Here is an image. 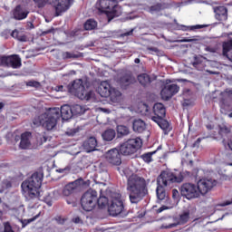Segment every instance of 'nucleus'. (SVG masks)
<instances>
[{
	"label": "nucleus",
	"instance_id": "obj_1",
	"mask_svg": "<svg viewBox=\"0 0 232 232\" xmlns=\"http://www.w3.org/2000/svg\"><path fill=\"white\" fill-rule=\"evenodd\" d=\"M189 177H191V172L187 170L181 171L178 175L169 170L162 171L157 179L156 195L158 199L166 200L168 198V193L164 188H173L175 184H181Z\"/></svg>",
	"mask_w": 232,
	"mask_h": 232
},
{
	"label": "nucleus",
	"instance_id": "obj_2",
	"mask_svg": "<svg viewBox=\"0 0 232 232\" xmlns=\"http://www.w3.org/2000/svg\"><path fill=\"white\" fill-rule=\"evenodd\" d=\"M127 190L129 191V198L131 204H139L148 195L146 179L137 174H132L128 179Z\"/></svg>",
	"mask_w": 232,
	"mask_h": 232
},
{
	"label": "nucleus",
	"instance_id": "obj_3",
	"mask_svg": "<svg viewBox=\"0 0 232 232\" xmlns=\"http://www.w3.org/2000/svg\"><path fill=\"white\" fill-rule=\"evenodd\" d=\"M43 184V174L34 172L29 179L22 182L21 188L23 195L26 198H39L41 193L39 189Z\"/></svg>",
	"mask_w": 232,
	"mask_h": 232
},
{
	"label": "nucleus",
	"instance_id": "obj_4",
	"mask_svg": "<svg viewBox=\"0 0 232 232\" xmlns=\"http://www.w3.org/2000/svg\"><path fill=\"white\" fill-rule=\"evenodd\" d=\"M38 8H44L46 4L51 5L54 10V16L59 17L70 10L72 0H34Z\"/></svg>",
	"mask_w": 232,
	"mask_h": 232
},
{
	"label": "nucleus",
	"instance_id": "obj_5",
	"mask_svg": "<svg viewBox=\"0 0 232 232\" xmlns=\"http://www.w3.org/2000/svg\"><path fill=\"white\" fill-rule=\"evenodd\" d=\"M61 110L59 108L51 109L49 111L39 116V124L45 130H53L57 126V121L61 119Z\"/></svg>",
	"mask_w": 232,
	"mask_h": 232
},
{
	"label": "nucleus",
	"instance_id": "obj_6",
	"mask_svg": "<svg viewBox=\"0 0 232 232\" xmlns=\"http://www.w3.org/2000/svg\"><path fill=\"white\" fill-rule=\"evenodd\" d=\"M71 92L81 101H92L95 97L93 91L86 89L82 80H75L72 85Z\"/></svg>",
	"mask_w": 232,
	"mask_h": 232
},
{
	"label": "nucleus",
	"instance_id": "obj_7",
	"mask_svg": "<svg viewBox=\"0 0 232 232\" xmlns=\"http://www.w3.org/2000/svg\"><path fill=\"white\" fill-rule=\"evenodd\" d=\"M108 211L111 217H117L124 211V203L120 193L112 192L111 194V204L108 207Z\"/></svg>",
	"mask_w": 232,
	"mask_h": 232
},
{
	"label": "nucleus",
	"instance_id": "obj_8",
	"mask_svg": "<svg viewBox=\"0 0 232 232\" xmlns=\"http://www.w3.org/2000/svg\"><path fill=\"white\" fill-rule=\"evenodd\" d=\"M142 147V140L140 138L130 139L125 141L120 147V153L121 155H133V153L137 152V150Z\"/></svg>",
	"mask_w": 232,
	"mask_h": 232
},
{
	"label": "nucleus",
	"instance_id": "obj_9",
	"mask_svg": "<svg viewBox=\"0 0 232 232\" xmlns=\"http://www.w3.org/2000/svg\"><path fill=\"white\" fill-rule=\"evenodd\" d=\"M179 191L181 197H185L188 200H193V198H198L200 197V190H198V186L195 183H183Z\"/></svg>",
	"mask_w": 232,
	"mask_h": 232
},
{
	"label": "nucleus",
	"instance_id": "obj_10",
	"mask_svg": "<svg viewBox=\"0 0 232 232\" xmlns=\"http://www.w3.org/2000/svg\"><path fill=\"white\" fill-rule=\"evenodd\" d=\"M81 204L84 211H92L97 206V191L92 189L86 191L81 198Z\"/></svg>",
	"mask_w": 232,
	"mask_h": 232
},
{
	"label": "nucleus",
	"instance_id": "obj_11",
	"mask_svg": "<svg viewBox=\"0 0 232 232\" xmlns=\"http://www.w3.org/2000/svg\"><path fill=\"white\" fill-rule=\"evenodd\" d=\"M217 184V180L212 178H204L199 179L197 184L199 195H206V193L211 191V189H213Z\"/></svg>",
	"mask_w": 232,
	"mask_h": 232
},
{
	"label": "nucleus",
	"instance_id": "obj_12",
	"mask_svg": "<svg viewBox=\"0 0 232 232\" xmlns=\"http://www.w3.org/2000/svg\"><path fill=\"white\" fill-rule=\"evenodd\" d=\"M0 64H2V66H9L14 69L21 68V58L16 54L11 56H1Z\"/></svg>",
	"mask_w": 232,
	"mask_h": 232
},
{
	"label": "nucleus",
	"instance_id": "obj_13",
	"mask_svg": "<svg viewBox=\"0 0 232 232\" xmlns=\"http://www.w3.org/2000/svg\"><path fill=\"white\" fill-rule=\"evenodd\" d=\"M105 159L111 166H121L122 160L121 159V152L117 149L110 150L105 154Z\"/></svg>",
	"mask_w": 232,
	"mask_h": 232
},
{
	"label": "nucleus",
	"instance_id": "obj_14",
	"mask_svg": "<svg viewBox=\"0 0 232 232\" xmlns=\"http://www.w3.org/2000/svg\"><path fill=\"white\" fill-rule=\"evenodd\" d=\"M179 90H180V87H179V85L175 83L166 85L161 90V92H160L163 101H169V99H171L173 95H176V93H179Z\"/></svg>",
	"mask_w": 232,
	"mask_h": 232
},
{
	"label": "nucleus",
	"instance_id": "obj_15",
	"mask_svg": "<svg viewBox=\"0 0 232 232\" xmlns=\"http://www.w3.org/2000/svg\"><path fill=\"white\" fill-rule=\"evenodd\" d=\"M192 215L193 209H187L183 211V213L179 216L178 223L169 224V226L165 227L166 229H171V227H177V226H184V224H188Z\"/></svg>",
	"mask_w": 232,
	"mask_h": 232
},
{
	"label": "nucleus",
	"instance_id": "obj_16",
	"mask_svg": "<svg viewBox=\"0 0 232 232\" xmlns=\"http://www.w3.org/2000/svg\"><path fill=\"white\" fill-rule=\"evenodd\" d=\"M114 3H117V0H98L96 3V8L99 12L108 14Z\"/></svg>",
	"mask_w": 232,
	"mask_h": 232
},
{
	"label": "nucleus",
	"instance_id": "obj_17",
	"mask_svg": "<svg viewBox=\"0 0 232 232\" xmlns=\"http://www.w3.org/2000/svg\"><path fill=\"white\" fill-rule=\"evenodd\" d=\"M19 147L21 150H32V132H24L21 135Z\"/></svg>",
	"mask_w": 232,
	"mask_h": 232
},
{
	"label": "nucleus",
	"instance_id": "obj_18",
	"mask_svg": "<svg viewBox=\"0 0 232 232\" xmlns=\"http://www.w3.org/2000/svg\"><path fill=\"white\" fill-rule=\"evenodd\" d=\"M219 103L221 108L229 107L232 103V91H225L220 93Z\"/></svg>",
	"mask_w": 232,
	"mask_h": 232
},
{
	"label": "nucleus",
	"instance_id": "obj_19",
	"mask_svg": "<svg viewBox=\"0 0 232 232\" xmlns=\"http://www.w3.org/2000/svg\"><path fill=\"white\" fill-rule=\"evenodd\" d=\"M113 90V87L110 85V82L104 81L100 83L97 88V92L101 97H110V92Z\"/></svg>",
	"mask_w": 232,
	"mask_h": 232
},
{
	"label": "nucleus",
	"instance_id": "obj_20",
	"mask_svg": "<svg viewBox=\"0 0 232 232\" xmlns=\"http://www.w3.org/2000/svg\"><path fill=\"white\" fill-rule=\"evenodd\" d=\"M82 147L87 153H91V151H95V150H97V139L95 137L88 138L83 141Z\"/></svg>",
	"mask_w": 232,
	"mask_h": 232
},
{
	"label": "nucleus",
	"instance_id": "obj_21",
	"mask_svg": "<svg viewBox=\"0 0 232 232\" xmlns=\"http://www.w3.org/2000/svg\"><path fill=\"white\" fill-rule=\"evenodd\" d=\"M154 116L151 119H164L166 117V108L162 103H156L153 106Z\"/></svg>",
	"mask_w": 232,
	"mask_h": 232
},
{
	"label": "nucleus",
	"instance_id": "obj_22",
	"mask_svg": "<svg viewBox=\"0 0 232 232\" xmlns=\"http://www.w3.org/2000/svg\"><path fill=\"white\" fill-rule=\"evenodd\" d=\"M206 63H208V60L204 58L201 55H198L194 57V62L192 63V65L194 68L198 70V72H203V70H206Z\"/></svg>",
	"mask_w": 232,
	"mask_h": 232
},
{
	"label": "nucleus",
	"instance_id": "obj_23",
	"mask_svg": "<svg viewBox=\"0 0 232 232\" xmlns=\"http://www.w3.org/2000/svg\"><path fill=\"white\" fill-rule=\"evenodd\" d=\"M214 12L218 21H227V8L226 6H218L214 9Z\"/></svg>",
	"mask_w": 232,
	"mask_h": 232
},
{
	"label": "nucleus",
	"instance_id": "obj_24",
	"mask_svg": "<svg viewBox=\"0 0 232 232\" xmlns=\"http://www.w3.org/2000/svg\"><path fill=\"white\" fill-rule=\"evenodd\" d=\"M77 184H82V179H79L67 184L63 189V194L64 195V197H70V195L73 193L75 189H77Z\"/></svg>",
	"mask_w": 232,
	"mask_h": 232
},
{
	"label": "nucleus",
	"instance_id": "obj_25",
	"mask_svg": "<svg viewBox=\"0 0 232 232\" xmlns=\"http://www.w3.org/2000/svg\"><path fill=\"white\" fill-rule=\"evenodd\" d=\"M59 110H60L59 114H60V117H62L63 121H68L69 119H72L73 112L70 105H63Z\"/></svg>",
	"mask_w": 232,
	"mask_h": 232
},
{
	"label": "nucleus",
	"instance_id": "obj_26",
	"mask_svg": "<svg viewBox=\"0 0 232 232\" xmlns=\"http://www.w3.org/2000/svg\"><path fill=\"white\" fill-rule=\"evenodd\" d=\"M122 14V7L117 3H114L112 5H111V9H109V12L107 13L108 17H111V19H113V17H119Z\"/></svg>",
	"mask_w": 232,
	"mask_h": 232
},
{
	"label": "nucleus",
	"instance_id": "obj_27",
	"mask_svg": "<svg viewBox=\"0 0 232 232\" xmlns=\"http://www.w3.org/2000/svg\"><path fill=\"white\" fill-rule=\"evenodd\" d=\"M132 130L136 133H142L146 131V122L140 119H137L133 121Z\"/></svg>",
	"mask_w": 232,
	"mask_h": 232
},
{
	"label": "nucleus",
	"instance_id": "obj_28",
	"mask_svg": "<svg viewBox=\"0 0 232 232\" xmlns=\"http://www.w3.org/2000/svg\"><path fill=\"white\" fill-rule=\"evenodd\" d=\"M13 15L17 21H23L28 17V11L22 9L21 5H17L14 10Z\"/></svg>",
	"mask_w": 232,
	"mask_h": 232
},
{
	"label": "nucleus",
	"instance_id": "obj_29",
	"mask_svg": "<svg viewBox=\"0 0 232 232\" xmlns=\"http://www.w3.org/2000/svg\"><path fill=\"white\" fill-rule=\"evenodd\" d=\"M109 97L111 102H121L122 101V92L115 88H112V90H111Z\"/></svg>",
	"mask_w": 232,
	"mask_h": 232
},
{
	"label": "nucleus",
	"instance_id": "obj_30",
	"mask_svg": "<svg viewBox=\"0 0 232 232\" xmlns=\"http://www.w3.org/2000/svg\"><path fill=\"white\" fill-rule=\"evenodd\" d=\"M135 82V77L131 74H126L120 79V83L122 88H126V86H130V84H133Z\"/></svg>",
	"mask_w": 232,
	"mask_h": 232
},
{
	"label": "nucleus",
	"instance_id": "obj_31",
	"mask_svg": "<svg viewBox=\"0 0 232 232\" xmlns=\"http://www.w3.org/2000/svg\"><path fill=\"white\" fill-rule=\"evenodd\" d=\"M11 35L12 37H14V39H17V41H20V43H26V41H28V37L26 36V34H23L19 30L13 31Z\"/></svg>",
	"mask_w": 232,
	"mask_h": 232
},
{
	"label": "nucleus",
	"instance_id": "obj_32",
	"mask_svg": "<svg viewBox=\"0 0 232 232\" xmlns=\"http://www.w3.org/2000/svg\"><path fill=\"white\" fill-rule=\"evenodd\" d=\"M117 135V133L115 132V130L113 129H109L106 130L102 137L104 140H107L108 142H110L111 140H113V139H115V136Z\"/></svg>",
	"mask_w": 232,
	"mask_h": 232
},
{
	"label": "nucleus",
	"instance_id": "obj_33",
	"mask_svg": "<svg viewBox=\"0 0 232 232\" xmlns=\"http://www.w3.org/2000/svg\"><path fill=\"white\" fill-rule=\"evenodd\" d=\"M154 122H157L158 126L161 128V130H168L169 128V122L164 120V118H151Z\"/></svg>",
	"mask_w": 232,
	"mask_h": 232
},
{
	"label": "nucleus",
	"instance_id": "obj_34",
	"mask_svg": "<svg viewBox=\"0 0 232 232\" xmlns=\"http://www.w3.org/2000/svg\"><path fill=\"white\" fill-rule=\"evenodd\" d=\"M165 8H168V5L160 3L150 6L149 12L150 14H157L158 12H160V10H165Z\"/></svg>",
	"mask_w": 232,
	"mask_h": 232
},
{
	"label": "nucleus",
	"instance_id": "obj_35",
	"mask_svg": "<svg viewBox=\"0 0 232 232\" xmlns=\"http://www.w3.org/2000/svg\"><path fill=\"white\" fill-rule=\"evenodd\" d=\"M117 133H118V137H126L130 135V128H128L125 125H118Z\"/></svg>",
	"mask_w": 232,
	"mask_h": 232
},
{
	"label": "nucleus",
	"instance_id": "obj_36",
	"mask_svg": "<svg viewBox=\"0 0 232 232\" xmlns=\"http://www.w3.org/2000/svg\"><path fill=\"white\" fill-rule=\"evenodd\" d=\"M71 108L72 110V115H82L86 111V107L79 104L73 105Z\"/></svg>",
	"mask_w": 232,
	"mask_h": 232
},
{
	"label": "nucleus",
	"instance_id": "obj_37",
	"mask_svg": "<svg viewBox=\"0 0 232 232\" xmlns=\"http://www.w3.org/2000/svg\"><path fill=\"white\" fill-rule=\"evenodd\" d=\"M138 81L140 83H141L142 86H146L147 84H150V82H151V79L147 73L140 74L138 76Z\"/></svg>",
	"mask_w": 232,
	"mask_h": 232
},
{
	"label": "nucleus",
	"instance_id": "obj_38",
	"mask_svg": "<svg viewBox=\"0 0 232 232\" xmlns=\"http://www.w3.org/2000/svg\"><path fill=\"white\" fill-rule=\"evenodd\" d=\"M97 28V22L93 19H89L84 24L85 30H95Z\"/></svg>",
	"mask_w": 232,
	"mask_h": 232
},
{
	"label": "nucleus",
	"instance_id": "obj_39",
	"mask_svg": "<svg viewBox=\"0 0 232 232\" xmlns=\"http://www.w3.org/2000/svg\"><path fill=\"white\" fill-rule=\"evenodd\" d=\"M155 153H157V151L145 153L141 155V159L144 160V162L150 164V162H153V155H155Z\"/></svg>",
	"mask_w": 232,
	"mask_h": 232
},
{
	"label": "nucleus",
	"instance_id": "obj_40",
	"mask_svg": "<svg viewBox=\"0 0 232 232\" xmlns=\"http://www.w3.org/2000/svg\"><path fill=\"white\" fill-rule=\"evenodd\" d=\"M99 208H106L108 206V198L102 196L96 200Z\"/></svg>",
	"mask_w": 232,
	"mask_h": 232
},
{
	"label": "nucleus",
	"instance_id": "obj_41",
	"mask_svg": "<svg viewBox=\"0 0 232 232\" xmlns=\"http://www.w3.org/2000/svg\"><path fill=\"white\" fill-rule=\"evenodd\" d=\"M201 28H206L205 24H196V25H191V26H186V25H181V30H200Z\"/></svg>",
	"mask_w": 232,
	"mask_h": 232
},
{
	"label": "nucleus",
	"instance_id": "obj_42",
	"mask_svg": "<svg viewBox=\"0 0 232 232\" xmlns=\"http://www.w3.org/2000/svg\"><path fill=\"white\" fill-rule=\"evenodd\" d=\"M26 86H30L31 88H41V82L37 81H29L26 82Z\"/></svg>",
	"mask_w": 232,
	"mask_h": 232
},
{
	"label": "nucleus",
	"instance_id": "obj_43",
	"mask_svg": "<svg viewBox=\"0 0 232 232\" xmlns=\"http://www.w3.org/2000/svg\"><path fill=\"white\" fill-rule=\"evenodd\" d=\"M8 188H12V183L8 180L3 181V188L0 189V193H4L5 189H8Z\"/></svg>",
	"mask_w": 232,
	"mask_h": 232
},
{
	"label": "nucleus",
	"instance_id": "obj_44",
	"mask_svg": "<svg viewBox=\"0 0 232 232\" xmlns=\"http://www.w3.org/2000/svg\"><path fill=\"white\" fill-rule=\"evenodd\" d=\"M37 217H39V216H35L34 218L23 220L22 221V227H26V226H28V224H30L31 222H34V220H36Z\"/></svg>",
	"mask_w": 232,
	"mask_h": 232
},
{
	"label": "nucleus",
	"instance_id": "obj_45",
	"mask_svg": "<svg viewBox=\"0 0 232 232\" xmlns=\"http://www.w3.org/2000/svg\"><path fill=\"white\" fill-rule=\"evenodd\" d=\"M118 171L121 173V175H125L128 177V169H124V167H118Z\"/></svg>",
	"mask_w": 232,
	"mask_h": 232
},
{
	"label": "nucleus",
	"instance_id": "obj_46",
	"mask_svg": "<svg viewBox=\"0 0 232 232\" xmlns=\"http://www.w3.org/2000/svg\"><path fill=\"white\" fill-rule=\"evenodd\" d=\"M63 57L64 59H73V57H75V55L70 52H65L63 53Z\"/></svg>",
	"mask_w": 232,
	"mask_h": 232
},
{
	"label": "nucleus",
	"instance_id": "obj_47",
	"mask_svg": "<svg viewBox=\"0 0 232 232\" xmlns=\"http://www.w3.org/2000/svg\"><path fill=\"white\" fill-rule=\"evenodd\" d=\"M179 197H180V194L179 193V190L177 188H173L172 189V198L177 200V199H179Z\"/></svg>",
	"mask_w": 232,
	"mask_h": 232
},
{
	"label": "nucleus",
	"instance_id": "obj_48",
	"mask_svg": "<svg viewBox=\"0 0 232 232\" xmlns=\"http://www.w3.org/2000/svg\"><path fill=\"white\" fill-rule=\"evenodd\" d=\"M62 194H63V190L62 189H55L53 192V195L54 198H59Z\"/></svg>",
	"mask_w": 232,
	"mask_h": 232
},
{
	"label": "nucleus",
	"instance_id": "obj_49",
	"mask_svg": "<svg viewBox=\"0 0 232 232\" xmlns=\"http://www.w3.org/2000/svg\"><path fill=\"white\" fill-rule=\"evenodd\" d=\"M219 133L221 135H224L226 133H229V128L226 127V126H222L219 128Z\"/></svg>",
	"mask_w": 232,
	"mask_h": 232
},
{
	"label": "nucleus",
	"instance_id": "obj_50",
	"mask_svg": "<svg viewBox=\"0 0 232 232\" xmlns=\"http://www.w3.org/2000/svg\"><path fill=\"white\" fill-rule=\"evenodd\" d=\"M44 202L47 204V206L52 207L53 204V201L52 200V197L51 196H46L44 198Z\"/></svg>",
	"mask_w": 232,
	"mask_h": 232
},
{
	"label": "nucleus",
	"instance_id": "obj_51",
	"mask_svg": "<svg viewBox=\"0 0 232 232\" xmlns=\"http://www.w3.org/2000/svg\"><path fill=\"white\" fill-rule=\"evenodd\" d=\"M66 135H68V137H73V135H75V133H77V130L76 129H71L69 130H67Z\"/></svg>",
	"mask_w": 232,
	"mask_h": 232
},
{
	"label": "nucleus",
	"instance_id": "obj_52",
	"mask_svg": "<svg viewBox=\"0 0 232 232\" xmlns=\"http://www.w3.org/2000/svg\"><path fill=\"white\" fill-rule=\"evenodd\" d=\"M53 32H55V29L53 27L45 30L42 33L43 35H48V34H53Z\"/></svg>",
	"mask_w": 232,
	"mask_h": 232
},
{
	"label": "nucleus",
	"instance_id": "obj_53",
	"mask_svg": "<svg viewBox=\"0 0 232 232\" xmlns=\"http://www.w3.org/2000/svg\"><path fill=\"white\" fill-rule=\"evenodd\" d=\"M166 209H171V206H162L158 209V212L162 213V211H166Z\"/></svg>",
	"mask_w": 232,
	"mask_h": 232
},
{
	"label": "nucleus",
	"instance_id": "obj_54",
	"mask_svg": "<svg viewBox=\"0 0 232 232\" xmlns=\"http://www.w3.org/2000/svg\"><path fill=\"white\" fill-rule=\"evenodd\" d=\"M166 209H171V206H162L158 209V212L162 213V211H166Z\"/></svg>",
	"mask_w": 232,
	"mask_h": 232
},
{
	"label": "nucleus",
	"instance_id": "obj_55",
	"mask_svg": "<svg viewBox=\"0 0 232 232\" xmlns=\"http://www.w3.org/2000/svg\"><path fill=\"white\" fill-rule=\"evenodd\" d=\"M5 232H14V230L12 229V227L8 224L5 225Z\"/></svg>",
	"mask_w": 232,
	"mask_h": 232
},
{
	"label": "nucleus",
	"instance_id": "obj_56",
	"mask_svg": "<svg viewBox=\"0 0 232 232\" xmlns=\"http://www.w3.org/2000/svg\"><path fill=\"white\" fill-rule=\"evenodd\" d=\"M195 41H197L195 38H185L182 43H194Z\"/></svg>",
	"mask_w": 232,
	"mask_h": 232
},
{
	"label": "nucleus",
	"instance_id": "obj_57",
	"mask_svg": "<svg viewBox=\"0 0 232 232\" xmlns=\"http://www.w3.org/2000/svg\"><path fill=\"white\" fill-rule=\"evenodd\" d=\"M230 204H232V198H231V200H227V201L221 203L220 206H221L222 208H224V207H226V206H230Z\"/></svg>",
	"mask_w": 232,
	"mask_h": 232
},
{
	"label": "nucleus",
	"instance_id": "obj_58",
	"mask_svg": "<svg viewBox=\"0 0 232 232\" xmlns=\"http://www.w3.org/2000/svg\"><path fill=\"white\" fill-rule=\"evenodd\" d=\"M121 35L122 37H128L129 35H133V29H131L129 32L123 33Z\"/></svg>",
	"mask_w": 232,
	"mask_h": 232
},
{
	"label": "nucleus",
	"instance_id": "obj_59",
	"mask_svg": "<svg viewBox=\"0 0 232 232\" xmlns=\"http://www.w3.org/2000/svg\"><path fill=\"white\" fill-rule=\"evenodd\" d=\"M55 92H63V90H64V86L63 85H59L55 87Z\"/></svg>",
	"mask_w": 232,
	"mask_h": 232
},
{
	"label": "nucleus",
	"instance_id": "obj_60",
	"mask_svg": "<svg viewBox=\"0 0 232 232\" xmlns=\"http://www.w3.org/2000/svg\"><path fill=\"white\" fill-rule=\"evenodd\" d=\"M40 140H41V144L46 142V140H48V138L46 136H43L40 138Z\"/></svg>",
	"mask_w": 232,
	"mask_h": 232
},
{
	"label": "nucleus",
	"instance_id": "obj_61",
	"mask_svg": "<svg viewBox=\"0 0 232 232\" xmlns=\"http://www.w3.org/2000/svg\"><path fill=\"white\" fill-rule=\"evenodd\" d=\"M101 111H103V113H110V110L104 109V108H100Z\"/></svg>",
	"mask_w": 232,
	"mask_h": 232
},
{
	"label": "nucleus",
	"instance_id": "obj_62",
	"mask_svg": "<svg viewBox=\"0 0 232 232\" xmlns=\"http://www.w3.org/2000/svg\"><path fill=\"white\" fill-rule=\"evenodd\" d=\"M73 222H74L75 224H79V222H81V218H75L73 219Z\"/></svg>",
	"mask_w": 232,
	"mask_h": 232
},
{
	"label": "nucleus",
	"instance_id": "obj_63",
	"mask_svg": "<svg viewBox=\"0 0 232 232\" xmlns=\"http://www.w3.org/2000/svg\"><path fill=\"white\" fill-rule=\"evenodd\" d=\"M148 50H150V52H159V49L155 47H150Z\"/></svg>",
	"mask_w": 232,
	"mask_h": 232
},
{
	"label": "nucleus",
	"instance_id": "obj_64",
	"mask_svg": "<svg viewBox=\"0 0 232 232\" xmlns=\"http://www.w3.org/2000/svg\"><path fill=\"white\" fill-rule=\"evenodd\" d=\"M227 146H228L229 150H231V151H232V142H228Z\"/></svg>",
	"mask_w": 232,
	"mask_h": 232
}]
</instances>
